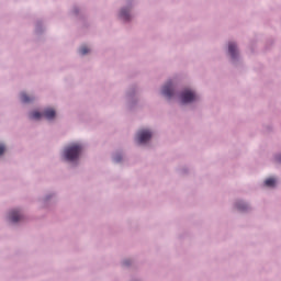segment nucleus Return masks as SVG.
Returning a JSON list of instances; mask_svg holds the SVG:
<instances>
[{
  "instance_id": "f8f14e48",
  "label": "nucleus",
  "mask_w": 281,
  "mask_h": 281,
  "mask_svg": "<svg viewBox=\"0 0 281 281\" xmlns=\"http://www.w3.org/2000/svg\"><path fill=\"white\" fill-rule=\"evenodd\" d=\"M237 210L245 212V210H247V204H245L243 202L237 203Z\"/></svg>"
},
{
  "instance_id": "9d476101",
  "label": "nucleus",
  "mask_w": 281,
  "mask_h": 281,
  "mask_svg": "<svg viewBox=\"0 0 281 281\" xmlns=\"http://www.w3.org/2000/svg\"><path fill=\"white\" fill-rule=\"evenodd\" d=\"M31 120H41L43 117V114L38 111H34L30 114Z\"/></svg>"
},
{
  "instance_id": "0eeeda50",
  "label": "nucleus",
  "mask_w": 281,
  "mask_h": 281,
  "mask_svg": "<svg viewBox=\"0 0 281 281\" xmlns=\"http://www.w3.org/2000/svg\"><path fill=\"white\" fill-rule=\"evenodd\" d=\"M43 115L46 120H54L56 117V110L48 108L44 111Z\"/></svg>"
},
{
  "instance_id": "dca6fc26",
  "label": "nucleus",
  "mask_w": 281,
  "mask_h": 281,
  "mask_svg": "<svg viewBox=\"0 0 281 281\" xmlns=\"http://www.w3.org/2000/svg\"><path fill=\"white\" fill-rule=\"evenodd\" d=\"M124 265H128V262L124 261Z\"/></svg>"
},
{
  "instance_id": "f257e3e1",
  "label": "nucleus",
  "mask_w": 281,
  "mask_h": 281,
  "mask_svg": "<svg viewBox=\"0 0 281 281\" xmlns=\"http://www.w3.org/2000/svg\"><path fill=\"white\" fill-rule=\"evenodd\" d=\"M80 153H82V146L80 144H72L64 150V156L67 161H76L78 157H80Z\"/></svg>"
},
{
  "instance_id": "4468645a",
  "label": "nucleus",
  "mask_w": 281,
  "mask_h": 281,
  "mask_svg": "<svg viewBox=\"0 0 281 281\" xmlns=\"http://www.w3.org/2000/svg\"><path fill=\"white\" fill-rule=\"evenodd\" d=\"M5 153V145L0 144V155H3Z\"/></svg>"
},
{
  "instance_id": "20e7f679",
  "label": "nucleus",
  "mask_w": 281,
  "mask_h": 281,
  "mask_svg": "<svg viewBox=\"0 0 281 281\" xmlns=\"http://www.w3.org/2000/svg\"><path fill=\"white\" fill-rule=\"evenodd\" d=\"M162 94H165L166 98H171L172 95H175V90H172V81H168L164 86Z\"/></svg>"
},
{
  "instance_id": "6e6552de",
  "label": "nucleus",
  "mask_w": 281,
  "mask_h": 281,
  "mask_svg": "<svg viewBox=\"0 0 281 281\" xmlns=\"http://www.w3.org/2000/svg\"><path fill=\"white\" fill-rule=\"evenodd\" d=\"M32 100H34V98L29 97L25 92L21 93V102H23L24 104H30Z\"/></svg>"
},
{
  "instance_id": "9b49d317",
  "label": "nucleus",
  "mask_w": 281,
  "mask_h": 281,
  "mask_svg": "<svg viewBox=\"0 0 281 281\" xmlns=\"http://www.w3.org/2000/svg\"><path fill=\"white\" fill-rule=\"evenodd\" d=\"M265 186H267V188H273V186H276V179L274 178H268L265 181Z\"/></svg>"
},
{
  "instance_id": "1a4fd4ad",
  "label": "nucleus",
  "mask_w": 281,
  "mask_h": 281,
  "mask_svg": "<svg viewBox=\"0 0 281 281\" xmlns=\"http://www.w3.org/2000/svg\"><path fill=\"white\" fill-rule=\"evenodd\" d=\"M121 19H123V21H128L131 19V14L126 9L121 10Z\"/></svg>"
},
{
  "instance_id": "f03ea898",
  "label": "nucleus",
  "mask_w": 281,
  "mask_h": 281,
  "mask_svg": "<svg viewBox=\"0 0 281 281\" xmlns=\"http://www.w3.org/2000/svg\"><path fill=\"white\" fill-rule=\"evenodd\" d=\"M182 104H190V102H194L196 100V93L192 90H184L180 94Z\"/></svg>"
},
{
  "instance_id": "2eb2a0df",
  "label": "nucleus",
  "mask_w": 281,
  "mask_h": 281,
  "mask_svg": "<svg viewBox=\"0 0 281 281\" xmlns=\"http://www.w3.org/2000/svg\"><path fill=\"white\" fill-rule=\"evenodd\" d=\"M115 161H122V158L116 157V158H115Z\"/></svg>"
},
{
  "instance_id": "ddd939ff",
  "label": "nucleus",
  "mask_w": 281,
  "mask_h": 281,
  "mask_svg": "<svg viewBox=\"0 0 281 281\" xmlns=\"http://www.w3.org/2000/svg\"><path fill=\"white\" fill-rule=\"evenodd\" d=\"M86 54H89V47L87 46H81L80 48V55L85 56Z\"/></svg>"
},
{
  "instance_id": "39448f33",
  "label": "nucleus",
  "mask_w": 281,
  "mask_h": 281,
  "mask_svg": "<svg viewBox=\"0 0 281 281\" xmlns=\"http://www.w3.org/2000/svg\"><path fill=\"white\" fill-rule=\"evenodd\" d=\"M9 218L12 223H19V221H22L23 215L20 211L13 210L10 212Z\"/></svg>"
},
{
  "instance_id": "7ed1b4c3",
  "label": "nucleus",
  "mask_w": 281,
  "mask_h": 281,
  "mask_svg": "<svg viewBox=\"0 0 281 281\" xmlns=\"http://www.w3.org/2000/svg\"><path fill=\"white\" fill-rule=\"evenodd\" d=\"M150 137H153V133L148 130H140L137 133L138 144H146V142H149Z\"/></svg>"
},
{
  "instance_id": "423d86ee",
  "label": "nucleus",
  "mask_w": 281,
  "mask_h": 281,
  "mask_svg": "<svg viewBox=\"0 0 281 281\" xmlns=\"http://www.w3.org/2000/svg\"><path fill=\"white\" fill-rule=\"evenodd\" d=\"M228 53L232 56V58H236L238 56V47L235 43L228 44Z\"/></svg>"
}]
</instances>
